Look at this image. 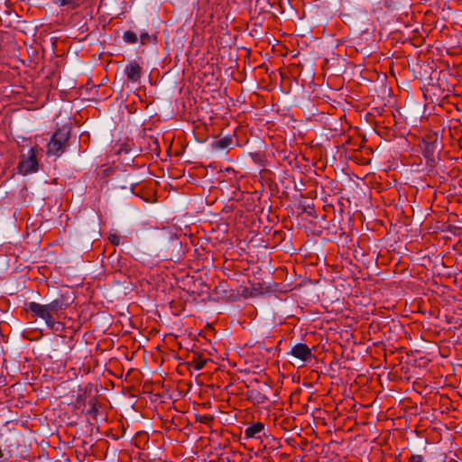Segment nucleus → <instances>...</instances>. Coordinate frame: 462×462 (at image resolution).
I'll return each mask as SVG.
<instances>
[{
  "instance_id": "obj_22",
  "label": "nucleus",
  "mask_w": 462,
  "mask_h": 462,
  "mask_svg": "<svg viewBox=\"0 0 462 462\" xmlns=\"http://www.w3.org/2000/svg\"><path fill=\"white\" fill-rule=\"evenodd\" d=\"M96 411V403H95V402H93V403H92L91 410H90L88 412H93V411Z\"/></svg>"
},
{
  "instance_id": "obj_14",
  "label": "nucleus",
  "mask_w": 462,
  "mask_h": 462,
  "mask_svg": "<svg viewBox=\"0 0 462 462\" xmlns=\"http://www.w3.org/2000/svg\"><path fill=\"white\" fill-rule=\"evenodd\" d=\"M123 39L128 43H135L137 42V35L132 31H126L124 32Z\"/></svg>"
},
{
  "instance_id": "obj_3",
  "label": "nucleus",
  "mask_w": 462,
  "mask_h": 462,
  "mask_svg": "<svg viewBox=\"0 0 462 462\" xmlns=\"http://www.w3.org/2000/svg\"><path fill=\"white\" fill-rule=\"evenodd\" d=\"M28 310L36 317L41 318L45 320L48 327L51 329L57 331L59 330L61 324L60 322H56L51 314L47 304H40L37 302H30L28 304Z\"/></svg>"
},
{
  "instance_id": "obj_1",
  "label": "nucleus",
  "mask_w": 462,
  "mask_h": 462,
  "mask_svg": "<svg viewBox=\"0 0 462 462\" xmlns=\"http://www.w3.org/2000/svg\"><path fill=\"white\" fill-rule=\"evenodd\" d=\"M386 74L377 73V82H380L382 97L377 99V136L385 141H391L395 136L393 126L396 125V116L393 111L394 98L392 88L387 86Z\"/></svg>"
},
{
  "instance_id": "obj_18",
  "label": "nucleus",
  "mask_w": 462,
  "mask_h": 462,
  "mask_svg": "<svg viewBox=\"0 0 462 462\" xmlns=\"http://www.w3.org/2000/svg\"><path fill=\"white\" fill-rule=\"evenodd\" d=\"M109 241L111 244H113L115 245H118L120 243V236L116 234H111L109 236Z\"/></svg>"
},
{
  "instance_id": "obj_5",
  "label": "nucleus",
  "mask_w": 462,
  "mask_h": 462,
  "mask_svg": "<svg viewBox=\"0 0 462 462\" xmlns=\"http://www.w3.org/2000/svg\"><path fill=\"white\" fill-rule=\"evenodd\" d=\"M38 162L36 160L35 149L31 147L27 154H23L18 169L23 174H29L37 171Z\"/></svg>"
},
{
  "instance_id": "obj_16",
  "label": "nucleus",
  "mask_w": 462,
  "mask_h": 462,
  "mask_svg": "<svg viewBox=\"0 0 462 462\" xmlns=\"http://www.w3.org/2000/svg\"><path fill=\"white\" fill-rule=\"evenodd\" d=\"M205 364H206V360H201V359L196 358V359L192 360L190 365L194 370L199 371L204 367Z\"/></svg>"
},
{
  "instance_id": "obj_4",
  "label": "nucleus",
  "mask_w": 462,
  "mask_h": 462,
  "mask_svg": "<svg viewBox=\"0 0 462 462\" xmlns=\"http://www.w3.org/2000/svg\"><path fill=\"white\" fill-rule=\"evenodd\" d=\"M393 336L392 327L388 322L381 326V323L377 320V356L380 355L386 356V343L383 337L386 341H390Z\"/></svg>"
},
{
  "instance_id": "obj_21",
  "label": "nucleus",
  "mask_w": 462,
  "mask_h": 462,
  "mask_svg": "<svg viewBox=\"0 0 462 462\" xmlns=\"http://www.w3.org/2000/svg\"><path fill=\"white\" fill-rule=\"evenodd\" d=\"M148 37H149V36H148V33H142V34H141V41H142V42H143V41H144L145 39H147Z\"/></svg>"
},
{
  "instance_id": "obj_8",
  "label": "nucleus",
  "mask_w": 462,
  "mask_h": 462,
  "mask_svg": "<svg viewBox=\"0 0 462 462\" xmlns=\"http://www.w3.org/2000/svg\"><path fill=\"white\" fill-rule=\"evenodd\" d=\"M69 305V303L62 296L47 304L48 309L52 316L53 314H58L59 311L67 309Z\"/></svg>"
},
{
  "instance_id": "obj_10",
  "label": "nucleus",
  "mask_w": 462,
  "mask_h": 462,
  "mask_svg": "<svg viewBox=\"0 0 462 462\" xmlns=\"http://www.w3.org/2000/svg\"><path fill=\"white\" fill-rule=\"evenodd\" d=\"M381 445L380 453H381V459L380 461L377 460V462H394L393 455L389 453V447L387 445ZM379 450L377 449V452Z\"/></svg>"
},
{
  "instance_id": "obj_2",
  "label": "nucleus",
  "mask_w": 462,
  "mask_h": 462,
  "mask_svg": "<svg viewBox=\"0 0 462 462\" xmlns=\"http://www.w3.org/2000/svg\"><path fill=\"white\" fill-rule=\"evenodd\" d=\"M70 136V127L63 125L59 128L52 135L51 141L47 145L48 155L60 157L68 146V142Z\"/></svg>"
},
{
  "instance_id": "obj_19",
  "label": "nucleus",
  "mask_w": 462,
  "mask_h": 462,
  "mask_svg": "<svg viewBox=\"0 0 462 462\" xmlns=\"http://www.w3.org/2000/svg\"><path fill=\"white\" fill-rule=\"evenodd\" d=\"M376 225H377V236H380L383 233L381 231V229H386V228L381 220H377Z\"/></svg>"
},
{
  "instance_id": "obj_9",
  "label": "nucleus",
  "mask_w": 462,
  "mask_h": 462,
  "mask_svg": "<svg viewBox=\"0 0 462 462\" xmlns=\"http://www.w3.org/2000/svg\"><path fill=\"white\" fill-rule=\"evenodd\" d=\"M263 423L256 422L245 429V435L248 439H260V436L258 434L261 433L263 430Z\"/></svg>"
},
{
  "instance_id": "obj_20",
  "label": "nucleus",
  "mask_w": 462,
  "mask_h": 462,
  "mask_svg": "<svg viewBox=\"0 0 462 462\" xmlns=\"http://www.w3.org/2000/svg\"><path fill=\"white\" fill-rule=\"evenodd\" d=\"M255 398L257 399V402H263L265 401V399H266V398H265L263 394H261L260 393H256V394H255Z\"/></svg>"
},
{
  "instance_id": "obj_15",
  "label": "nucleus",
  "mask_w": 462,
  "mask_h": 462,
  "mask_svg": "<svg viewBox=\"0 0 462 462\" xmlns=\"http://www.w3.org/2000/svg\"><path fill=\"white\" fill-rule=\"evenodd\" d=\"M214 420V416L211 414L196 415V421L209 424Z\"/></svg>"
},
{
  "instance_id": "obj_24",
  "label": "nucleus",
  "mask_w": 462,
  "mask_h": 462,
  "mask_svg": "<svg viewBox=\"0 0 462 462\" xmlns=\"http://www.w3.org/2000/svg\"><path fill=\"white\" fill-rule=\"evenodd\" d=\"M383 313L382 311H377L376 312V315L378 316L379 314Z\"/></svg>"
},
{
  "instance_id": "obj_6",
  "label": "nucleus",
  "mask_w": 462,
  "mask_h": 462,
  "mask_svg": "<svg viewBox=\"0 0 462 462\" xmlns=\"http://www.w3.org/2000/svg\"><path fill=\"white\" fill-rule=\"evenodd\" d=\"M125 73L128 80L135 83L138 82L141 79L142 68L137 61L134 60L126 65L125 69Z\"/></svg>"
},
{
  "instance_id": "obj_11",
  "label": "nucleus",
  "mask_w": 462,
  "mask_h": 462,
  "mask_svg": "<svg viewBox=\"0 0 462 462\" xmlns=\"http://www.w3.org/2000/svg\"><path fill=\"white\" fill-rule=\"evenodd\" d=\"M437 145L435 143H424L423 155L429 159L433 160L434 153L436 152Z\"/></svg>"
},
{
  "instance_id": "obj_23",
  "label": "nucleus",
  "mask_w": 462,
  "mask_h": 462,
  "mask_svg": "<svg viewBox=\"0 0 462 462\" xmlns=\"http://www.w3.org/2000/svg\"><path fill=\"white\" fill-rule=\"evenodd\" d=\"M383 309H385V310H390V307H389V306H388V307H383Z\"/></svg>"
},
{
  "instance_id": "obj_7",
  "label": "nucleus",
  "mask_w": 462,
  "mask_h": 462,
  "mask_svg": "<svg viewBox=\"0 0 462 462\" xmlns=\"http://www.w3.org/2000/svg\"><path fill=\"white\" fill-rule=\"evenodd\" d=\"M291 355L301 361H307L311 357V351L305 344H296L291 349Z\"/></svg>"
},
{
  "instance_id": "obj_12",
  "label": "nucleus",
  "mask_w": 462,
  "mask_h": 462,
  "mask_svg": "<svg viewBox=\"0 0 462 462\" xmlns=\"http://www.w3.org/2000/svg\"><path fill=\"white\" fill-rule=\"evenodd\" d=\"M231 143H232L231 138L224 137L217 141H215L212 143V148L214 150H224V149L227 148L231 144Z\"/></svg>"
},
{
  "instance_id": "obj_17",
  "label": "nucleus",
  "mask_w": 462,
  "mask_h": 462,
  "mask_svg": "<svg viewBox=\"0 0 462 462\" xmlns=\"http://www.w3.org/2000/svg\"><path fill=\"white\" fill-rule=\"evenodd\" d=\"M407 462H426L423 456L419 454H412L411 457L407 459Z\"/></svg>"
},
{
  "instance_id": "obj_13",
  "label": "nucleus",
  "mask_w": 462,
  "mask_h": 462,
  "mask_svg": "<svg viewBox=\"0 0 462 462\" xmlns=\"http://www.w3.org/2000/svg\"><path fill=\"white\" fill-rule=\"evenodd\" d=\"M60 6H67L69 9H76L81 5V0H54Z\"/></svg>"
},
{
  "instance_id": "obj_25",
  "label": "nucleus",
  "mask_w": 462,
  "mask_h": 462,
  "mask_svg": "<svg viewBox=\"0 0 462 462\" xmlns=\"http://www.w3.org/2000/svg\"><path fill=\"white\" fill-rule=\"evenodd\" d=\"M380 380V374H377V381Z\"/></svg>"
}]
</instances>
